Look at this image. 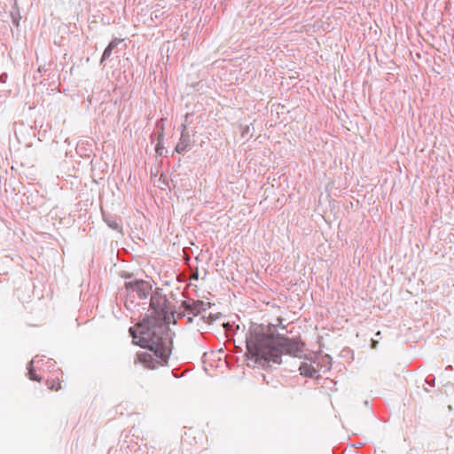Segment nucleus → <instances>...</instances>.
I'll list each match as a JSON object with an SVG mask.
<instances>
[{
    "label": "nucleus",
    "instance_id": "obj_9",
    "mask_svg": "<svg viewBox=\"0 0 454 454\" xmlns=\"http://www.w3.org/2000/svg\"><path fill=\"white\" fill-rule=\"evenodd\" d=\"M35 363H38V361L36 360V357L33 358L27 364V374H28V377L31 380H35V381H40L41 380V377L38 376L34 369V364Z\"/></svg>",
    "mask_w": 454,
    "mask_h": 454
},
{
    "label": "nucleus",
    "instance_id": "obj_15",
    "mask_svg": "<svg viewBox=\"0 0 454 454\" xmlns=\"http://www.w3.org/2000/svg\"><path fill=\"white\" fill-rule=\"evenodd\" d=\"M377 345H378V341L374 340H372V348H376Z\"/></svg>",
    "mask_w": 454,
    "mask_h": 454
},
{
    "label": "nucleus",
    "instance_id": "obj_14",
    "mask_svg": "<svg viewBox=\"0 0 454 454\" xmlns=\"http://www.w3.org/2000/svg\"><path fill=\"white\" fill-rule=\"evenodd\" d=\"M6 79H7V74H2L0 75V82L5 83L6 82Z\"/></svg>",
    "mask_w": 454,
    "mask_h": 454
},
{
    "label": "nucleus",
    "instance_id": "obj_8",
    "mask_svg": "<svg viewBox=\"0 0 454 454\" xmlns=\"http://www.w3.org/2000/svg\"><path fill=\"white\" fill-rule=\"evenodd\" d=\"M121 41H122L121 39L114 38L109 43V44L107 45V47L105 49V51L103 52L100 63H103L105 60L110 59L113 50H114L118 46V44L121 43Z\"/></svg>",
    "mask_w": 454,
    "mask_h": 454
},
{
    "label": "nucleus",
    "instance_id": "obj_5",
    "mask_svg": "<svg viewBox=\"0 0 454 454\" xmlns=\"http://www.w3.org/2000/svg\"><path fill=\"white\" fill-rule=\"evenodd\" d=\"M191 145H192L191 136H190L189 132H184V133L181 134V137L175 148V151L177 153L182 154L184 152L190 150Z\"/></svg>",
    "mask_w": 454,
    "mask_h": 454
},
{
    "label": "nucleus",
    "instance_id": "obj_12",
    "mask_svg": "<svg viewBox=\"0 0 454 454\" xmlns=\"http://www.w3.org/2000/svg\"><path fill=\"white\" fill-rule=\"evenodd\" d=\"M253 131H254V130H250L249 126H247H247H245V127L243 128V129L241 130V137H242L243 138H247V139H248L249 137H251L253 136Z\"/></svg>",
    "mask_w": 454,
    "mask_h": 454
},
{
    "label": "nucleus",
    "instance_id": "obj_11",
    "mask_svg": "<svg viewBox=\"0 0 454 454\" xmlns=\"http://www.w3.org/2000/svg\"><path fill=\"white\" fill-rule=\"evenodd\" d=\"M192 114H186L185 116H184V122L182 123L180 129H181V134L184 133V132H188L187 131V125L190 123V117H192Z\"/></svg>",
    "mask_w": 454,
    "mask_h": 454
},
{
    "label": "nucleus",
    "instance_id": "obj_13",
    "mask_svg": "<svg viewBox=\"0 0 454 454\" xmlns=\"http://www.w3.org/2000/svg\"><path fill=\"white\" fill-rule=\"evenodd\" d=\"M425 382L429 385L430 387H433L434 385V378L432 377V378H429L427 377L426 380H425Z\"/></svg>",
    "mask_w": 454,
    "mask_h": 454
},
{
    "label": "nucleus",
    "instance_id": "obj_10",
    "mask_svg": "<svg viewBox=\"0 0 454 454\" xmlns=\"http://www.w3.org/2000/svg\"><path fill=\"white\" fill-rule=\"evenodd\" d=\"M105 221L111 229H113L114 231H121V224L119 222H117L116 220H111V219L105 218Z\"/></svg>",
    "mask_w": 454,
    "mask_h": 454
},
{
    "label": "nucleus",
    "instance_id": "obj_4",
    "mask_svg": "<svg viewBox=\"0 0 454 454\" xmlns=\"http://www.w3.org/2000/svg\"><path fill=\"white\" fill-rule=\"evenodd\" d=\"M207 303L204 302L203 301L198 300H184L182 301L180 309H183L184 311H180L177 313L178 317H185L186 314L189 315L188 317V322H192V317H190V315L196 317L200 315L202 311H205L207 309Z\"/></svg>",
    "mask_w": 454,
    "mask_h": 454
},
{
    "label": "nucleus",
    "instance_id": "obj_18",
    "mask_svg": "<svg viewBox=\"0 0 454 454\" xmlns=\"http://www.w3.org/2000/svg\"><path fill=\"white\" fill-rule=\"evenodd\" d=\"M380 334H381V333H380V331H378V332L376 333V334H375V335H376L377 337H380Z\"/></svg>",
    "mask_w": 454,
    "mask_h": 454
},
{
    "label": "nucleus",
    "instance_id": "obj_16",
    "mask_svg": "<svg viewBox=\"0 0 454 454\" xmlns=\"http://www.w3.org/2000/svg\"><path fill=\"white\" fill-rule=\"evenodd\" d=\"M121 277L124 278H131V274L125 272L121 275Z\"/></svg>",
    "mask_w": 454,
    "mask_h": 454
},
{
    "label": "nucleus",
    "instance_id": "obj_7",
    "mask_svg": "<svg viewBox=\"0 0 454 454\" xmlns=\"http://www.w3.org/2000/svg\"><path fill=\"white\" fill-rule=\"evenodd\" d=\"M157 128L159 129V131H158V142L155 145V152L158 155L160 156H162L163 155V151H164V146H163V143H162V140H163V137H164V127L163 125L160 123V121H158L157 122Z\"/></svg>",
    "mask_w": 454,
    "mask_h": 454
},
{
    "label": "nucleus",
    "instance_id": "obj_1",
    "mask_svg": "<svg viewBox=\"0 0 454 454\" xmlns=\"http://www.w3.org/2000/svg\"><path fill=\"white\" fill-rule=\"evenodd\" d=\"M148 309L152 310L151 315H146L135 327H129V333L136 345L152 352L137 353L135 363L155 369L167 364L171 354L175 333L168 322L170 315H174L168 300L160 288L152 291Z\"/></svg>",
    "mask_w": 454,
    "mask_h": 454
},
{
    "label": "nucleus",
    "instance_id": "obj_2",
    "mask_svg": "<svg viewBox=\"0 0 454 454\" xmlns=\"http://www.w3.org/2000/svg\"><path fill=\"white\" fill-rule=\"evenodd\" d=\"M246 342L250 358L262 365L269 363L280 364L284 354L300 358L303 354V342L279 333L271 335L254 331Z\"/></svg>",
    "mask_w": 454,
    "mask_h": 454
},
{
    "label": "nucleus",
    "instance_id": "obj_17",
    "mask_svg": "<svg viewBox=\"0 0 454 454\" xmlns=\"http://www.w3.org/2000/svg\"><path fill=\"white\" fill-rule=\"evenodd\" d=\"M59 387H60V384H59L57 387H55V386H54V385H51V386L50 387V388H51V389H55V390H58Z\"/></svg>",
    "mask_w": 454,
    "mask_h": 454
},
{
    "label": "nucleus",
    "instance_id": "obj_3",
    "mask_svg": "<svg viewBox=\"0 0 454 454\" xmlns=\"http://www.w3.org/2000/svg\"><path fill=\"white\" fill-rule=\"evenodd\" d=\"M124 286L128 292V299L125 306L129 308V302L134 303L133 298L137 296L139 300H146L153 291L152 285L143 279H135L125 282Z\"/></svg>",
    "mask_w": 454,
    "mask_h": 454
},
{
    "label": "nucleus",
    "instance_id": "obj_6",
    "mask_svg": "<svg viewBox=\"0 0 454 454\" xmlns=\"http://www.w3.org/2000/svg\"><path fill=\"white\" fill-rule=\"evenodd\" d=\"M301 375L308 378H317L319 377V371H317L311 364L307 362H301L299 366Z\"/></svg>",
    "mask_w": 454,
    "mask_h": 454
}]
</instances>
